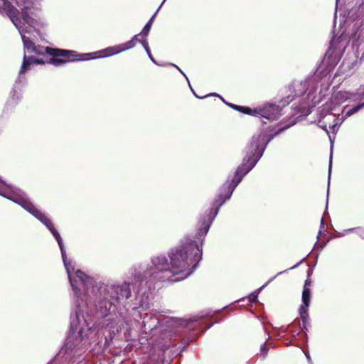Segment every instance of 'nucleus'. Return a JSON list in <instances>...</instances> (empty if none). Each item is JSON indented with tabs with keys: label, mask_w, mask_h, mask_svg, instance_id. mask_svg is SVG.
Listing matches in <instances>:
<instances>
[{
	"label": "nucleus",
	"mask_w": 364,
	"mask_h": 364,
	"mask_svg": "<svg viewBox=\"0 0 364 364\" xmlns=\"http://www.w3.org/2000/svg\"><path fill=\"white\" fill-rule=\"evenodd\" d=\"M201 259V250L193 242L171 250L169 262L164 256L152 258L150 276L160 281L178 282L187 278Z\"/></svg>",
	"instance_id": "obj_1"
},
{
	"label": "nucleus",
	"mask_w": 364,
	"mask_h": 364,
	"mask_svg": "<svg viewBox=\"0 0 364 364\" xmlns=\"http://www.w3.org/2000/svg\"><path fill=\"white\" fill-rule=\"evenodd\" d=\"M0 195L21 205L25 210L38 218L50 230L60 247L64 265L65 267L74 294L77 298H79L81 297L82 291H85L84 296H85V291H88L90 287H92L93 286V280L92 278H90L85 275L84 272L80 270L76 271L74 275L72 274L71 271L73 270L74 268L72 267L71 262H68L66 258V254L63 243V240L47 216L38 210L28 200V198L21 190L11 187L1 180Z\"/></svg>",
	"instance_id": "obj_2"
},
{
	"label": "nucleus",
	"mask_w": 364,
	"mask_h": 364,
	"mask_svg": "<svg viewBox=\"0 0 364 364\" xmlns=\"http://www.w3.org/2000/svg\"><path fill=\"white\" fill-rule=\"evenodd\" d=\"M269 141V139H267V136L264 133H261L257 137L254 136L252 138L247 148V159H246V162L242 166L237 168L231 183L227 182L223 186V188L225 191V195L224 197L222 194L219 196V198L215 201L216 205H221L225 200L230 198L233 190L241 181L243 176L255 166Z\"/></svg>",
	"instance_id": "obj_3"
},
{
	"label": "nucleus",
	"mask_w": 364,
	"mask_h": 364,
	"mask_svg": "<svg viewBox=\"0 0 364 364\" xmlns=\"http://www.w3.org/2000/svg\"><path fill=\"white\" fill-rule=\"evenodd\" d=\"M289 90H294L295 94L294 95H289L281 100L278 104L267 103L262 107L252 109L248 107L239 106L232 103L227 102L221 97L222 100L230 107L235 111H238L243 114H274L278 113L282 110L284 107L289 105V103L294 100L296 97L304 95L308 90V85L306 82H300L296 87L289 86Z\"/></svg>",
	"instance_id": "obj_4"
},
{
	"label": "nucleus",
	"mask_w": 364,
	"mask_h": 364,
	"mask_svg": "<svg viewBox=\"0 0 364 364\" xmlns=\"http://www.w3.org/2000/svg\"><path fill=\"white\" fill-rule=\"evenodd\" d=\"M31 52L42 55L47 54L49 58L46 60V63L55 66H60L66 63L79 60H88L90 59L91 55V53L78 54L75 50L40 46H35Z\"/></svg>",
	"instance_id": "obj_5"
},
{
	"label": "nucleus",
	"mask_w": 364,
	"mask_h": 364,
	"mask_svg": "<svg viewBox=\"0 0 364 364\" xmlns=\"http://www.w3.org/2000/svg\"><path fill=\"white\" fill-rule=\"evenodd\" d=\"M142 36L141 33L135 35L130 41L126 43L116 45L114 46L108 47L105 49L91 53V55H93L94 56L91 57L90 58L109 57L113 55H116L122 52L126 51L127 50H129L131 48H133L134 47H135L137 42L140 43V41L144 39V37H142L141 39L139 38V36Z\"/></svg>",
	"instance_id": "obj_6"
},
{
	"label": "nucleus",
	"mask_w": 364,
	"mask_h": 364,
	"mask_svg": "<svg viewBox=\"0 0 364 364\" xmlns=\"http://www.w3.org/2000/svg\"><path fill=\"white\" fill-rule=\"evenodd\" d=\"M90 328L88 326L87 321L82 316L80 318V314L76 313L75 317H72L70 322V331L74 334L77 331V334L80 336L81 339L87 336V331H89Z\"/></svg>",
	"instance_id": "obj_7"
},
{
	"label": "nucleus",
	"mask_w": 364,
	"mask_h": 364,
	"mask_svg": "<svg viewBox=\"0 0 364 364\" xmlns=\"http://www.w3.org/2000/svg\"><path fill=\"white\" fill-rule=\"evenodd\" d=\"M310 282L308 280L305 282V284L304 287L303 292H302V301L303 305H301L299 308V314L303 320L304 325L308 318L307 309L310 304Z\"/></svg>",
	"instance_id": "obj_8"
},
{
	"label": "nucleus",
	"mask_w": 364,
	"mask_h": 364,
	"mask_svg": "<svg viewBox=\"0 0 364 364\" xmlns=\"http://www.w3.org/2000/svg\"><path fill=\"white\" fill-rule=\"evenodd\" d=\"M336 117V115H321L318 124L327 133H328V127L331 129L333 132H335L338 125V119Z\"/></svg>",
	"instance_id": "obj_9"
},
{
	"label": "nucleus",
	"mask_w": 364,
	"mask_h": 364,
	"mask_svg": "<svg viewBox=\"0 0 364 364\" xmlns=\"http://www.w3.org/2000/svg\"><path fill=\"white\" fill-rule=\"evenodd\" d=\"M114 289V291H116V293L117 294V299L121 297L127 299L130 296L129 285L127 284H124L121 287H116L112 288V289Z\"/></svg>",
	"instance_id": "obj_10"
},
{
	"label": "nucleus",
	"mask_w": 364,
	"mask_h": 364,
	"mask_svg": "<svg viewBox=\"0 0 364 364\" xmlns=\"http://www.w3.org/2000/svg\"><path fill=\"white\" fill-rule=\"evenodd\" d=\"M6 14L11 20L13 23L17 27L18 26V23H19L21 22L20 21V18L18 16V15H19L18 10L14 6H13L11 7V9H10L8 11V12L6 13Z\"/></svg>",
	"instance_id": "obj_11"
},
{
	"label": "nucleus",
	"mask_w": 364,
	"mask_h": 364,
	"mask_svg": "<svg viewBox=\"0 0 364 364\" xmlns=\"http://www.w3.org/2000/svg\"><path fill=\"white\" fill-rule=\"evenodd\" d=\"M31 64H32V60H31L30 58L29 57L28 58V57H26V55H24L22 65H21V69L19 70V74L20 75L23 74L26 72H27L28 70H29L30 66Z\"/></svg>",
	"instance_id": "obj_12"
},
{
	"label": "nucleus",
	"mask_w": 364,
	"mask_h": 364,
	"mask_svg": "<svg viewBox=\"0 0 364 364\" xmlns=\"http://www.w3.org/2000/svg\"><path fill=\"white\" fill-rule=\"evenodd\" d=\"M156 14L151 18V19L146 23L145 26L144 27L143 30L141 32V34L142 35V37L146 39V37L148 36L149 31L151 28L152 21L155 16Z\"/></svg>",
	"instance_id": "obj_13"
},
{
	"label": "nucleus",
	"mask_w": 364,
	"mask_h": 364,
	"mask_svg": "<svg viewBox=\"0 0 364 364\" xmlns=\"http://www.w3.org/2000/svg\"><path fill=\"white\" fill-rule=\"evenodd\" d=\"M22 41L23 43V46L26 49L28 50V51H31L33 47L35 46L34 43L26 36H22Z\"/></svg>",
	"instance_id": "obj_14"
},
{
	"label": "nucleus",
	"mask_w": 364,
	"mask_h": 364,
	"mask_svg": "<svg viewBox=\"0 0 364 364\" xmlns=\"http://www.w3.org/2000/svg\"><path fill=\"white\" fill-rule=\"evenodd\" d=\"M278 116L279 115H269V114L262 115L261 122L264 124H267V123H272V122L279 119Z\"/></svg>",
	"instance_id": "obj_15"
},
{
	"label": "nucleus",
	"mask_w": 364,
	"mask_h": 364,
	"mask_svg": "<svg viewBox=\"0 0 364 364\" xmlns=\"http://www.w3.org/2000/svg\"><path fill=\"white\" fill-rule=\"evenodd\" d=\"M335 98L338 100L345 101L349 98V93L346 91H338L335 94Z\"/></svg>",
	"instance_id": "obj_16"
},
{
	"label": "nucleus",
	"mask_w": 364,
	"mask_h": 364,
	"mask_svg": "<svg viewBox=\"0 0 364 364\" xmlns=\"http://www.w3.org/2000/svg\"><path fill=\"white\" fill-rule=\"evenodd\" d=\"M140 43H141V45L143 46V47L144 48L145 50L146 51L149 57L150 58V59L153 61V62H155L151 53V50H150V48L149 47V44H148V42H147V40L146 38H144L143 40L140 41Z\"/></svg>",
	"instance_id": "obj_17"
},
{
	"label": "nucleus",
	"mask_w": 364,
	"mask_h": 364,
	"mask_svg": "<svg viewBox=\"0 0 364 364\" xmlns=\"http://www.w3.org/2000/svg\"><path fill=\"white\" fill-rule=\"evenodd\" d=\"M2 4L1 5V9L5 13H7L8 11L11 9L13 6L12 4L9 0H1Z\"/></svg>",
	"instance_id": "obj_18"
},
{
	"label": "nucleus",
	"mask_w": 364,
	"mask_h": 364,
	"mask_svg": "<svg viewBox=\"0 0 364 364\" xmlns=\"http://www.w3.org/2000/svg\"><path fill=\"white\" fill-rule=\"evenodd\" d=\"M28 7H24L21 9V18L23 20L24 22L28 23L29 20L31 18L28 12Z\"/></svg>",
	"instance_id": "obj_19"
},
{
	"label": "nucleus",
	"mask_w": 364,
	"mask_h": 364,
	"mask_svg": "<svg viewBox=\"0 0 364 364\" xmlns=\"http://www.w3.org/2000/svg\"><path fill=\"white\" fill-rule=\"evenodd\" d=\"M363 107H364V103L354 106L353 107H352L348 110H346V114H355V112H358L359 109Z\"/></svg>",
	"instance_id": "obj_20"
},
{
	"label": "nucleus",
	"mask_w": 364,
	"mask_h": 364,
	"mask_svg": "<svg viewBox=\"0 0 364 364\" xmlns=\"http://www.w3.org/2000/svg\"><path fill=\"white\" fill-rule=\"evenodd\" d=\"M29 58H30L31 60H32V64L33 63L45 64V63L46 62V60L45 61L43 58H36L33 56L29 57Z\"/></svg>",
	"instance_id": "obj_21"
},
{
	"label": "nucleus",
	"mask_w": 364,
	"mask_h": 364,
	"mask_svg": "<svg viewBox=\"0 0 364 364\" xmlns=\"http://www.w3.org/2000/svg\"><path fill=\"white\" fill-rule=\"evenodd\" d=\"M296 122V121L295 119H291L290 122L288 124H285L282 127L279 128V130L277 132H276V134H277L279 132H280L283 129L290 127L291 126L295 124Z\"/></svg>",
	"instance_id": "obj_22"
},
{
	"label": "nucleus",
	"mask_w": 364,
	"mask_h": 364,
	"mask_svg": "<svg viewBox=\"0 0 364 364\" xmlns=\"http://www.w3.org/2000/svg\"><path fill=\"white\" fill-rule=\"evenodd\" d=\"M112 306V302H106L105 304V308L106 309V311H110Z\"/></svg>",
	"instance_id": "obj_23"
},
{
	"label": "nucleus",
	"mask_w": 364,
	"mask_h": 364,
	"mask_svg": "<svg viewBox=\"0 0 364 364\" xmlns=\"http://www.w3.org/2000/svg\"><path fill=\"white\" fill-rule=\"evenodd\" d=\"M208 228H209V225H205V226H204V231H203V234L205 235L208 232Z\"/></svg>",
	"instance_id": "obj_24"
},
{
	"label": "nucleus",
	"mask_w": 364,
	"mask_h": 364,
	"mask_svg": "<svg viewBox=\"0 0 364 364\" xmlns=\"http://www.w3.org/2000/svg\"><path fill=\"white\" fill-rule=\"evenodd\" d=\"M257 299V295L252 294L250 296V301H255Z\"/></svg>",
	"instance_id": "obj_25"
},
{
	"label": "nucleus",
	"mask_w": 364,
	"mask_h": 364,
	"mask_svg": "<svg viewBox=\"0 0 364 364\" xmlns=\"http://www.w3.org/2000/svg\"><path fill=\"white\" fill-rule=\"evenodd\" d=\"M332 160V154H331V157H330V163H329V173L331 172V161Z\"/></svg>",
	"instance_id": "obj_26"
},
{
	"label": "nucleus",
	"mask_w": 364,
	"mask_h": 364,
	"mask_svg": "<svg viewBox=\"0 0 364 364\" xmlns=\"http://www.w3.org/2000/svg\"><path fill=\"white\" fill-rule=\"evenodd\" d=\"M267 129H270V130H269V132H270V131L274 130V126H270V127H267Z\"/></svg>",
	"instance_id": "obj_27"
},
{
	"label": "nucleus",
	"mask_w": 364,
	"mask_h": 364,
	"mask_svg": "<svg viewBox=\"0 0 364 364\" xmlns=\"http://www.w3.org/2000/svg\"><path fill=\"white\" fill-rule=\"evenodd\" d=\"M299 112H300L301 114H305L304 113V111L301 110L300 108L298 110Z\"/></svg>",
	"instance_id": "obj_28"
},
{
	"label": "nucleus",
	"mask_w": 364,
	"mask_h": 364,
	"mask_svg": "<svg viewBox=\"0 0 364 364\" xmlns=\"http://www.w3.org/2000/svg\"><path fill=\"white\" fill-rule=\"evenodd\" d=\"M307 112H308V113H307V114H310V113H311V111L310 109H308V110H307Z\"/></svg>",
	"instance_id": "obj_29"
},
{
	"label": "nucleus",
	"mask_w": 364,
	"mask_h": 364,
	"mask_svg": "<svg viewBox=\"0 0 364 364\" xmlns=\"http://www.w3.org/2000/svg\"><path fill=\"white\" fill-rule=\"evenodd\" d=\"M306 357H307V358H308L309 360H310V358H309V356L308 355H306Z\"/></svg>",
	"instance_id": "obj_30"
},
{
	"label": "nucleus",
	"mask_w": 364,
	"mask_h": 364,
	"mask_svg": "<svg viewBox=\"0 0 364 364\" xmlns=\"http://www.w3.org/2000/svg\"><path fill=\"white\" fill-rule=\"evenodd\" d=\"M70 338L69 337V338H68V343L69 342V341H70Z\"/></svg>",
	"instance_id": "obj_31"
}]
</instances>
